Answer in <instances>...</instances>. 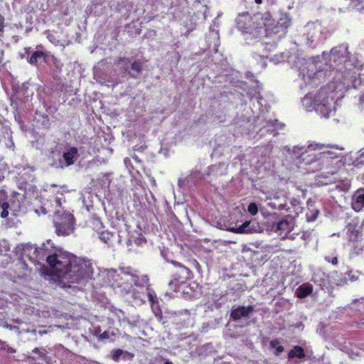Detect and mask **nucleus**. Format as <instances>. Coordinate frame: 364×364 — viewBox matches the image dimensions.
<instances>
[{"label": "nucleus", "mask_w": 364, "mask_h": 364, "mask_svg": "<svg viewBox=\"0 0 364 364\" xmlns=\"http://www.w3.org/2000/svg\"><path fill=\"white\" fill-rule=\"evenodd\" d=\"M146 291L149 301H150L151 305H154L155 303H158V299L155 292L153 290L150 289L149 287L146 288Z\"/></svg>", "instance_id": "obj_25"}, {"label": "nucleus", "mask_w": 364, "mask_h": 364, "mask_svg": "<svg viewBox=\"0 0 364 364\" xmlns=\"http://www.w3.org/2000/svg\"><path fill=\"white\" fill-rule=\"evenodd\" d=\"M270 346L276 349L275 354L277 355L281 354L284 351V347L279 345L278 340H273L270 341Z\"/></svg>", "instance_id": "obj_24"}, {"label": "nucleus", "mask_w": 364, "mask_h": 364, "mask_svg": "<svg viewBox=\"0 0 364 364\" xmlns=\"http://www.w3.org/2000/svg\"><path fill=\"white\" fill-rule=\"evenodd\" d=\"M289 225V223L285 220H282L277 223L278 230H285Z\"/></svg>", "instance_id": "obj_31"}, {"label": "nucleus", "mask_w": 364, "mask_h": 364, "mask_svg": "<svg viewBox=\"0 0 364 364\" xmlns=\"http://www.w3.org/2000/svg\"><path fill=\"white\" fill-rule=\"evenodd\" d=\"M335 91V85L331 82L322 87L315 96V109L325 117H328L331 112L332 102L336 97Z\"/></svg>", "instance_id": "obj_2"}, {"label": "nucleus", "mask_w": 364, "mask_h": 364, "mask_svg": "<svg viewBox=\"0 0 364 364\" xmlns=\"http://www.w3.org/2000/svg\"><path fill=\"white\" fill-rule=\"evenodd\" d=\"M131 69L136 73V77L142 73V64L139 60H134L131 64Z\"/></svg>", "instance_id": "obj_23"}, {"label": "nucleus", "mask_w": 364, "mask_h": 364, "mask_svg": "<svg viewBox=\"0 0 364 364\" xmlns=\"http://www.w3.org/2000/svg\"><path fill=\"white\" fill-rule=\"evenodd\" d=\"M33 353H38L40 358H43L46 355V350L45 348H35L33 350Z\"/></svg>", "instance_id": "obj_30"}, {"label": "nucleus", "mask_w": 364, "mask_h": 364, "mask_svg": "<svg viewBox=\"0 0 364 364\" xmlns=\"http://www.w3.org/2000/svg\"><path fill=\"white\" fill-rule=\"evenodd\" d=\"M53 274L68 283H80L90 274V264L81 258L58 250L48 264Z\"/></svg>", "instance_id": "obj_1"}, {"label": "nucleus", "mask_w": 364, "mask_h": 364, "mask_svg": "<svg viewBox=\"0 0 364 364\" xmlns=\"http://www.w3.org/2000/svg\"><path fill=\"white\" fill-rule=\"evenodd\" d=\"M73 215L69 213L63 212L58 215L54 220L55 232L59 236H66L71 234L74 230Z\"/></svg>", "instance_id": "obj_6"}, {"label": "nucleus", "mask_w": 364, "mask_h": 364, "mask_svg": "<svg viewBox=\"0 0 364 364\" xmlns=\"http://www.w3.org/2000/svg\"><path fill=\"white\" fill-rule=\"evenodd\" d=\"M255 1L257 4H261L262 3V0H255Z\"/></svg>", "instance_id": "obj_40"}, {"label": "nucleus", "mask_w": 364, "mask_h": 364, "mask_svg": "<svg viewBox=\"0 0 364 364\" xmlns=\"http://www.w3.org/2000/svg\"><path fill=\"white\" fill-rule=\"evenodd\" d=\"M248 212L252 215H255L258 213V207L255 203H250L247 207Z\"/></svg>", "instance_id": "obj_27"}, {"label": "nucleus", "mask_w": 364, "mask_h": 364, "mask_svg": "<svg viewBox=\"0 0 364 364\" xmlns=\"http://www.w3.org/2000/svg\"><path fill=\"white\" fill-rule=\"evenodd\" d=\"M46 56H47V55L44 52L36 50L31 55V57L29 58L28 61L30 64L36 65L38 63V59H41V58L45 59L46 58Z\"/></svg>", "instance_id": "obj_22"}, {"label": "nucleus", "mask_w": 364, "mask_h": 364, "mask_svg": "<svg viewBox=\"0 0 364 364\" xmlns=\"http://www.w3.org/2000/svg\"><path fill=\"white\" fill-rule=\"evenodd\" d=\"M325 144L318 143H311L299 157L300 163L306 165L311 164L317 160H319L318 151L325 148Z\"/></svg>", "instance_id": "obj_7"}, {"label": "nucleus", "mask_w": 364, "mask_h": 364, "mask_svg": "<svg viewBox=\"0 0 364 364\" xmlns=\"http://www.w3.org/2000/svg\"><path fill=\"white\" fill-rule=\"evenodd\" d=\"M132 296L134 299H138L140 301L144 302V299H145L144 291L136 292V291L134 289L132 291Z\"/></svg>", "instance_id": "obj_28"}, {"label": "nucleus", "mask_w": 364, "mask_h": 364, "mask_svg": "<svg viewBox=\"0 0 364 364\" xmlns=\"http://www.w3.org/2000/svg\"><path fill=\"white\" fill-rule=\"evenodd\" d=\"M99 238L102 242L111 246L115 239V235L109 231H102L100 233Z\"/></svg>", "instance_id": "obj_19"}, {"label": "nucleus", "mask_w": 364, "mask_h": 364, "mask_svg": "<svg viewBox=\"0 0 364 364\" xmlns=\"http://www.w3.org/2000/svg\"><path fill=\"white\" fill-rule=\"evenodd\" d=\"M325 260L329 263H331L333 265H337L338 263L337 257H331L329 256H326L325 257Z\"/></svg>", "instance_id": "obj_32"}, {"label": "nucleus", "mask_w": 364, "mask_h": 364, "mask_svg": "<svg viewBox=\"0 0 364 364\" xmlns=\"http://www.w3.org/2000/svg\"><path fill=\"white\" fill-rule=\"evenodd\" d=\"M313 288L309 285H301L298 287L296 291L297 297L303 299L310 295L312 293Z\"/></svg>", "instance_id": "obj_20"}, {"label": "nucleus", "mask_w": 364, "mask_h": 364, "mask_svg": "<svg viewBox=\"0 0 364 364\" xmlns=\"http://www.w3.org/2000/svg\"><path fill=\"white\" fill-rule=\"evenodd\" d=\"M58 250L49 243L42 244L38 247L28 245L23 250V255L28 256L29 260L35 264L44 260L49 264Z\"/></svg>", "instance_id": "obj_3"}, {"label": "nucleus", "mask_w": 364, "mask_h": 364, "mask_svg": "<svg viewBox=\"0 0 364 364\" xmlns=\"http://www.w3.org/2000/svg\"><path fill=\"white\" fill-rule=\"evenodd\" d=\"M347 235H348L349 240L355 242L358 240L361 235V228L357 223H349L346 226Z\"/></svg>", "instance_id": "obj_12"}, {"label": "nucleus", "mask_w": 364, "mask_h": 364, "mask_svg": "<svg viewBox=\"0 0 364 364\" xmlns=\"http://www.w3.org/2000/svg\"><path fill=\"white\" fill-rule=\"evenodd\" d=\"M5 350H6L8 353H16V349L9 346L7 343H6V348Z\"/></svg>", "instance_id": "obj_36"}, {"label": "nucleus", "mask_w": 364, "mask_h": 364, "mask_svg": "<svg viewBox=\"0 0 364 364\" xmlns=\"http://www.w3.org/2000/svg\"><path fill=\"white\" fill-rule=\"evenodd\" d=\"M99 338L102 339V340L109 338V333H108V332L104 331L102 333L100 334L99 335Z\"/></svg>", "instance_id": "obj_35"}, {"label": "nucleus", "mask_w": 364, "mask_h": 364, "mask_svg": "<svg viewBox=\"0 0 364 364\" xmlns=\"http://www.w3.org/2000/svg\"><path fill=\"white\" fill-rule=\"evenodd\" d=\"M254 311V307L251 305L244 306H239L232 309L230 313V317L233 321H238L242 317H247Z\"/></svg>", "instance_id": "obj_10"}, {"label": "nucleus", "mask_w": 364, "mask_h": 364, "mask_svg": "<svg viewBox=\"0 0 364 364\" xmlns=\"http://www.w3.org/2000/svg\"><path fill=\"white\" fill-rule=\"evenodd\" d=\"M8 196L6 191H0V217L5 218L9 215V204L7 202Z\"/></svg>", "instance_id": "obj_16"}, {"label": "nucleus", "mask_w": 364, "mask_h": 364, "mask_svg": "<svg viewBox=\"0 0 364 364\" xmlns=\"http://www.w3.org/2000/svg\"><path fill=\"white\" fill-rule=\"evenodd\" d=\"M77 149L75 146L70 147L68 151L63 153V158L67 166L74 164V159L77 155Z\"/></svg>", "instance_id": "obj_17"}, {"label": "nucleus", "mask_w": 364, "mask_h": 364, "mask_svg": "<svg viewBox=\"0 0 364 364\" xmlns=\"http://www.w3.org/2000/svg\"><path fill=\"white\" fill-rule=\"evenodd\" d=\"M130 276L131 280L134 283V286L145 290H146L147 287H149V279L148 276L143 275L141 277H139L136 274H131Z\"/></svg>", "instance_id": "obj_15"}, {"label": "nucleus", "mask_w": 364, "mask_h": 364, "mask_svg": "<svg viewBox=\"0 0 364 364\" xmlns=\"http://www.w3.org/2000/svg\"><path fill=\"white\" fill-rule=\"evenodd\" d=\"M130 63H131V60L128 58L119 57L114 61V63L117 67H119L121 73H122L124 74L129 73L131 77L136 78V76H135L133 73H132L129 71Z\"/></svg>", "instance_id": "obj_14"}, {"label": "nucleus", "mask_w": 364, "mask_h": 364, "mask_svg": "<svg viewBox=\"0 0 364 364\" xmlns=\"http://www.w3.org/2000/svg\"><path fill=\"white\" fill-rule=\"evenodd\" d=\"M364 206V193L355 196V199L352 202V208L354 210L358 212Z\"/></svg>", "instance_id": "obj_21"}, {"label": "nucleus", "mask_w": 364, "mask_h": 364, "mask_svg": "<svg viewBox=\"0 0 364 364\" xmlns=\"http://www.w3.org/2000/svg\"><path fill=\"white\" fill-rule=\"evenodd\" d=\"M291 24V18L287 16L281 17L276 23L266 26L265 36L274 38V41H277L284 38L287 34V29Z\"/></svg>", "instance_id": "obj_5"}, {"label": "nucleus", "mask_w": 364, "mask_h": 364, "mask_svg": "<svg viewBox=\"0 0 364 364\" xmlns=\"http://www.w3.org/2000/svg\"><path fill=\"white\" fill-rule=\"evenodd\" d=\"M347 284V279L343 278L340 280L339 283H337L338 285H343Z\"/></svg>", "instance_id": "obj_38"}, {"label": "nucleus", "mask_w": 364, "mask_h": 364, "mask_svg": "<svg viewBox=\"0 0 364 364\" xmlns=\"http://www.w3.org/2000/svg\"><path fill=\"white\" fill-rule=\"evenodd\" d=\"M4 250L5 251L9 250V247H6V246H4Z\"/></svg>", "instance_id": "obj_41"}, {"label": "nucleus", "mask_w": 364, "mask_h": 364, "mask_svg": "<svg viewBox=\"0 0 364 364\" xmlns=\"http://www.w3.org/2000/svg\"><path fill=\"white\" fill-rule=\"evenodd\" d=\"M191 263L193 264V267L198 272H201V266L200 264V263L196 259H193L191 260Z\"/></svg>", "instance_id": "obj_33"}, {"label": "nucleus", "mask_w": 364, "mask_h": 364, "mask_svg": "<svg viewBox=\"0 0 364 364\" xmlns=\"http://www.w3.org/2000/svg\"><path fill=\"white\" fill-rule=\"evenodd\" d=\"M305 356L306 355L304 348L299 346H294V348L288 353L289 359H293L295 358L301 359Z\"/></svg>", "instance_id": "obj_18"}, {"label": "nucleus", "mask_w": 364, "mask_h": 364, "mask_svg": "<svg viewBox=\"0 0 364 364\" xmlns=\"http://www.w3.org/2000/svg\"><path fill=\"white\" fill-rule=\"evenodd\" d=\"M6 343L0 340V350H6Z\"/></svg>", "instance_id": "obj_37"}, {"label": "nucleus", "mask_w": 364, "mask_h": 364, "mask_svg": "<svg viewBox=\"0 0 364 364\" xmlns=\"http://www.w3.org/2000/svg\"><path fill=\"white\" fill-rule=\"evenodd\" d=\"M257 228H259L258 224L250 220L245 221L237 228H232L231 231L237 234L252 233L257 232Z\"/></svg>", "instance_id": "obj_11"}, {"label": "nucleus", "mask_w": 364, "mask_h": 364, "mask_svg": "<svg viewBox=\"0 0 364 364\" xmlns=\"http://www.w3.org/2000/svg\"><path fill=\"white\" fill-rule=\"evenodd\" d=\"M348 355L352 359H355L357 357L360 356V353L358 352H353V350H350L348 352Z\"/></svg>", "instance_id": "obj_34"}, {"label": "nucleus", "mask_w": 364, "mask_h": 364, "mask_svg": "<svg viewBox=\"0 0 364 364\" xmlns=\"http://www.w3.org/2000/svg\"><path fill=\"white\" fill-rule=\"evenodd\" d=\"M319 213V211L318 210H308L306 213V216L308 221H314L315 220L318 215Z\"/></svg>", "instance_id": "obj_26"}, {"label": "nucleus", "mask_w": 364, "mask_h": 364, "mask_svg": "<svg viewBox=\"0 0 364 364\" xmlns=\"http://www.w3.org/2000/svg\"><path fill=\"white\" fill-rule=\"evenodd\" d=\"M359 102L361 105H364V93H363L359 97Z\"/></svg>", "instance_id": "obj_39"}, {"label": "nucleus", "mask_w": 364, "mask_h": 364, "mask_svg": "<svg viewBox=\"0 0 364 364\" xmlns=\"http://www.w3.org/2000/svg\"><path fill=\"white\" fill-rule=\"evenodd\" d=\"M325 148L321 150L318 151V155L319 159H336L339 156V155L336 153L333 149L336 150H341V149L338 148V146L337 145H330V144H325Z\"/></svg>", "instance_id": "obj_13"}, {"label": "nucleus", "mask_w": 364, "mask_h": 364, "mask_svg": "<svg viewBox=\"0 0 364 364\" xmlns=\"http://www.w3.org/2000/svg\"><path fill=\"white\" fill-rule=\"evenodd\" d=\"M1 245V243L0 242V246Z\"/></svg>", "instance_id": "obj_42"}, {"label": "nucleus", "mask_w": 364, "mask_h": 364, "mask_svg": "<svg viewBox=\"0 0 364 364\" xmlns=\"http://www.w3.org/2000/svg\"><path fill=\"white\" fill-rule=\"evenodd\" d=\"M170 263L174 267V269L171 271L168 287L176 292L179 291L180 287L193 278V273L189 268L176 260H171Z\"/></svg>", "instance_id": "obj_4"}, {"label": "nucleus", "mask_w": 364, "mask_h": 364, "mask_svg": "<svg viewBox=\"0 0 364 364\" xmlns=\"http://www.w3.org/2000/svg\"><path fill=\"white\" fill-rule=\"evenodd\" d=\"M347 48L343 46H339L331 49L330 53V60L339 64L347 59Z\"/></svg>", "instance_id": "obj_9"}, {"label": "nucleus", "mask_w": 364, "mask_h": 364, "mask_svg": "<svg viewBox=\"0 0 364 364\" xmlns=\"http://www.w3.org/2000/svg\"><path fill=\"white\" fill-rule=\"evenodd\" d=\"M123 350L121 349H115L112 351V359L117 362L119 360L120 356L123 354Z\"/></svg>", "instance_id": "obj_29"}, {"label": "nucleus", "mask_w": 364, "mask_h": 364, "mask_svg": "<svg viewBox=\"0 0 364 364\" xmlns=\"http://www.w3.org/2000/svg\"><path fill=\"white\" fill-rule=\"evenodd\" d=\"M237 28L245 33H253L254 22L248 12L240 14L236 18Z\"/></svg>", "instance_id": "obj_8"}]
</instances>
